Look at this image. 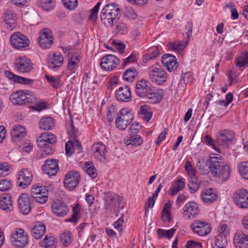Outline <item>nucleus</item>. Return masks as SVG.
Masks as SVG:
<instances>
[{"mask_svg":"<svg viewBox=\"0 0 248 248\" xmlns=\"http://www.w3.org/2000/svg\"><path fill=\"white\" fill-rule=\"evenodd\" d=\"M31 177L32 174L29 172L28 169L24 168L20 170L17 178L19 186L23 188L27 187L31 182Z\"/></svg>","mask_w":248,"mask_h":248,"instance_id":"6ab92c4d","label":"nucleus"},{"mask_svg":"<svg viewBox=\"0 0 248 248\" xmlns=\"http://www.w3.org/2000/svg\"><path fill=\"white\" fill-rule=\"evenodd\" d=\"M167 46L170 50L179 51L184 50L186 46V43L183 44L181 41H179L170 42L168 43Z\"/></svg>","mask_w":248,"mask_h":248,"instance_id":"58836bf2","label":"nucleus"},{"mask_svg":"<svg viewBox=\"0 0 248 248\" xmlns=\"http://www.w3.org/2000/svg\"><path fill=\"white\" fill-rule=\"evenodd\" d=\"M0 208L7 212L13 210L12 201L9 194L6 193L1 195L0 199Z\"/></svg>","mask_w":248,"mask_h":248,"instance_id":"7c9ffc66","label":"nucleus"},{"mask_svg":"<svg viewBox=\"0 0 248 248\" xmlns=\"http://www.w3.org/2000/svg\"><path fill=\"white\" fill-rule=\"evenodd\" d=\"M60 242L65 247L70 245L72 242L71 232L69 231H65L62 233L60 235Z\"/></svg>","mask_w":248,"mask_h":248,"instance_id":"a18cd8bd","label":"nucleus"},{"mask_svg":"<svg viewBox=\"0 0 248 248\" xmlns=\"http://www.w3.org/2000/svg\"><path fill=\"white\" fill-rule=\"evenodd\" d=\"M18 207L23 214L27 215L30 212L31 206L30 197L26 193H22L18 200Z\"/></svg>","mask_w":248,"mask_h":248,"instance_id":"aec40b11","label":"nucleus"},{"mask_svg":"<svg viewBox=\"0 0 248 248\" xmlns=\"http://www.w3.org/2000/svg\"><path fill=\"white\" fill-rule=\"evenodd\" d=\"M234 133L227 130L219 132L217 135V142L223 146H227L234 138Z\"/></svg>","mask_w":248,"mask_h":248,"instance_id":"a878e982","label":"nucleus"},{"mask_svg":"<svg viewBox=\"0 0 248 248\" xmlns=\"http://www.w3.org/2000/svg\"><path fill=\"white\" fill-rule=\"evenodd\" d=\"M10 240L13 246L22 248L28 243L29 238L23 229L17 228L12 232Z\"/></svg>","mask_w":248,"mask_h":248,"instance_id":"39448f33","label":"nucleus"},{"mask_svg":"<svg viewBox=\"0 0 248 248\" xmlns=\"http://www.w3.org/2000/svg\"><path fill=\"white\" fill-rule=\"evenodd\" d=\"M138 75L136 69L132 67L127 69L124 73V78L127 81L132 82Z\"/></svg>","mask_w":248,"mask_h":248,"instance_id":"37998d69","label":"nucleus"},{"mask_svg":"<svg viewBox=\"0 0 248 248\" xmlns=\"http://www.w3.org/2000/svg\"><path fill=\"white\" fill-rule=\"evenodd\" d=\"M120 63V61L114 55L107 54L102 58L100 65L106 71H111Z\"/></svg>","mask_w":248,"mask_h":248,"instance_id":"1a4fd4ad","label":"nucleus"},{"mask_svg":"<svg viewBox=\"0 0 248 248\" xmlns=\"http://www.w3.org/2000/svg\"><path fill=\"white\" fill-rule=\"evenodd\" d=\"M128 31L127 25L123 22L116 23L114 32L115 34H126Z\"/></svg>","mask_w":248,"mask_h":248,"instance_id":"a19ab883","label":"nucleus"},{"mask_svg":"<svg viewBox=\"0 0 248 248\" xmlns=\"http://www.w3.org/2000/svg\"><path fill=\"white\" fill-rule=\"evenodd\" d=\"M176 229L173 228L169 230L159 229L157 231V234L160 237H165L168 239H170L172 237Z\"/></svg>","mask_w":248,"mask_h":248,"instance_id":"3c124183","label":"nucleus"},{"mask_svg":"<svg viewBox=\"0 0 248 248\" xmlns=\"http://www.w3.org/2000/svg\"><path fill=\"white\" fill-rule=\"evenodd\" d=\"M149 99L151 103L155 104L159 103L162 99V94L159 93H153L149 92L145 96Z\"/></svg>","mask_w":248,"mask_h":248,"instance_id":"79ce46f5","label":"nucleus"},{"mask_svg":"<svg viewBox=\"0 0 248 248\" xmlns=\"http://www.w3.org/2000/svg\"><path fill=\"white\" fill-rule=\"evenodd\" d=\"M185 186V182L183 179H178L175 185L173 186L170 194L174 195L176 194L180 190H182Z\"/></svg>","mask_w":248,"mask_h":248,"instance_id":"864d4df0","label":"nucleus"},{"mask_svg":"<svg viewBox=\"0 0 248 248\" xmlns=\"http://www.w3.org/2000/svg\"><path fill=\"white\" fill-rule=\"evenodd\" d=\"M74 143L71 141H68L65 143L66 154L68 156H71L74 153Z\"/></svg>","mask_w":248,"mask_h":248,"instance_id":"680f3d73","label":"nucleus"},{"mask_svg":"<svg viewBox=\"0 0 248 248\" xmlns=\"http://www.w3.org/2000/svg\"><path fill=\"white\" fill-rule=\"evenodd\" d=\"M65 178L64 181L65 187L69 190H73L78 185L80 175L78 171L72 170L69 171L65 174Z\"/></svg>","mask_w":248,"mask_h":248,"instance_id":"9d476101","label":"nucleus"},{"mask_svg":"<svg viewBox=\"0 0 248 248\" xmlns=\"http://www.w3.org/2000/svg\"><path fill=\"white\" fill-rule=\"evenodd\" d=\"M147 81L144 79H142L137 82L136 92L138 96L143 97L149 92H151V89L147 86Z\"/></svg>","mask_w":248,"mask_h":248,"instance_id":"c85d7f7f","label":"nucleus"},{"mask_svg":"<svg viewBox=\"0 0 248 248\" xmlns=\"http://www.w3.org/2000/svg\"><path fill=\"white\" fill-rule=\"evenodd\" d=\"M142 142V139L140 136L137 135L130 136L129 139L125 141L124 143L127 147L130 146V148H134L140 145Z\"/></svg>","mask_w":248,"mask_h":248,"instance_id":"72a5a7b5","label":"nucleus"},{"mask_svg":"<svg viewBox=\"0 0 248 248\" xmlns=\"http://www.w3.org/2000/svg\"><path fill=\"white\" fill-rule=\"evenodd\" d=\"M51 207L53 213L59 217L65 216L69 210L67 204L60 200L53 201L51 203Z\"/></svg>","mask_w":248,"mask_h":248,"instance_id":"4468645a","label":"nucleus"},{"mask_svg":"<svg viewBox=\"0 0 248 248\" xmlns=\"http://www.w3.org/2000/svg\"><path fill=\"white\" fill-rule=\"evenodd\" d=\"M42 168L44 172L49 176L55 175L59 170L58 160L54 159H47Z\"/></svg>","mask_w":248,"mask_h":248,"instance_id":"dca6fc26","label":"nucleus"},{"mask_svg":"<svg viewBox=\"0 0 248 248\" xmlns=\"http://www.w3.org/2000/svg\"><path fill=\"white\" fill-rule=\"evenodd\" d=\"M193 232L200 236L208 234L211 231V228L208 223L200 220L194 221L191 225Z\"/></svg>","mask_w":248,"mask_h":248,"instance_id":"2eb2a0df","label":"nucleus"},{"mask_svg":"<svg viewBox=\"0 0 248 248\" xmlns=\"http://www.w3.org/2000/svg\"><path fill=\"white\" fill-rule=\"evenodd\" d=\"M65 7L70 10H73L78 4L77 0H62Z\"/></svg>","mask_w":248,"mask_h":248,"instance_id":"13d9d810","label":"nucleus"},{"mask_svg":"<svg viewBox=\"0 0 248 248\" xmlns=\"http://www.w3.org/2000/svg\"><path fill=\"white\" fill-rule=\"evenodd\" d=\"M26 135L25 128L20 125L15 126L11 131V139L13 141H16L22 139Z\"/></svg>","mask_w":248,"mask_h":248,"instance_id":"c756f323","label":"nucleus"},{"mask_svg":"<svg viewBox=\"0 0 248 248\" xmlns=\"http://www.w3.org/2000/svg\"><path fill=\"white\" fill-rule=\"evenodd\" d=\"M234 62L237 66L242 67L248 63V52H242L240 55L236 58Z\"/></svg>","mask_w":248,"mask_h":248,"instance_id":"4c0bfd02","label":"nucleus"},{"mask_svg":"<svg viewBox=\"0 0 248 248\" xmlns=\"http://www.w3.org/2000/svg\"><path fill=\"white\" fill-rule=\"evenodd\" d=\"M12 185L10 180L7 179H1L0 180V191H8L11 188Z\"/></svg>","mask_w":248,"mask_h":248,"instance_id":"4d7b16f0","label":"nucleus"},{"mask_svg":"<svg viewBox=\"0 0 248 248\" xmlns=\"http://www.w3.org/2000/svg\"><path fill=\"white\" fill-rule=\"evenodd\" d=\"M140 117L149 122L151 119L153 113L148 106H141L140 107V111L139 112Z\"/></svg>","mask_w":248,"mask_h":248,"instance_id":"e433bc0d","label":"nucleus"},{"mask_svg":"<svg viewBox=\"0 0 248 248\" xmlns=\"http://www.w3.org/2000/svg\"><path fill=\"white\" fill-rule=\"evenodd\" d=\"M162 63L166 66L170 72L175 70L178 67V64L174 56L170 54H165L162 56Z\"/></svg>","mask_w":248,"mask_h":248,"instance_id":"b1692460","label":"nucleus"},{"mask_svg":"<svg viewBox=\"0 0 248 248\" xmlns=\"http://www.w3.org/2000/svg\"><path fill=\"white\" fill-rule=\"evenodd\" d=\"M40 127L44 130H49L54 125L53 119L50 117H44L40 121Z\"/></svg>","mask_w":248,"mask_h":248,"instance_id":"f704fd0d","label":"nucleus"},{"mask_svg":"<svg viewBox=\"0 0 248 248\" xmlns=\"http://www.w3.org/2000/svg\"><path fill=\"white\" fill-rule=\"evenodd\" d=\"M115 96L117 100L128 102L131 100V91L128 86L121 87L116 91Z\"/></svg>","mask_w":248,"mask_h":248,"instance_id":"cd10ccee","label":"nucleus"},{"mask_svg":"<svg viewBox=\"0 0 248 248\" xmlns=\"http://www.w3.org/2000/svg\"><path fill=\"white\" fill-rule=\"evenodd\" d=\"M79 213L80 209L78 206V204H77L73 208V214L72 217L68 218L67 221L73 223L77 222L79 218Z\"/></svg>","mask_w":248,"mask_h":248,"instance_id":"603ef678","label":"nucleus"},{"mask_svg":"<svg viewBox=\"0 0 248 248\" xmlns=\"http://www.w3.org/2000/svg\"><path fill=\"white\" fill-rule=\"evenodd\" d=\"M124 15L129 19H135L138 15L131 7H126L124 11Z\"/></svg>","mask_w":248,"mask_h":248,"instance_id":"6e6d98bb","label":"nucleus"},{"mask_svg":"<svg viewBox=\"0 0 248 248\" xmlns=\"http://www.w3.org/2000/svg\"><path fill=\"white\" fill-rule=\"evenodd\" d=\"M14 66L15 69L20 73H29L33 69V64L31 61L25 56L16 58Z\"/></svg>","mask_w":248,"mask_h":248,"instance_id":"6e6552de","label":"nucleus"},{"mask_svg":"<svg viewBox=\"0 0 248 248\" xmlns=\"http://www.w3.org/2000/svg\"><path fill=\"white\" fill-rule=\"evenodd\" d=\"M210 163V157L207 159L204 157L200 158L197 163V167L203 173L208 171L209 170V165Z\"/></svg>","mask_w":248,"mask_h":248,"instance_id":"c9c22d12","label":"nucleus"},{"mask_svg":"<svg viewBox=\"0 0 248 248\" xmlns=\"http://www.w3.org/2000/svg\"><path fill=\"white\" fill-rule=\"evenodd\" d=\"M40 6L44 11H48L53 9L54 5L52 0H46L41 2Z\"/></svg>","mask_w":248,"mask_h":248,"instance_id":"052dcab7","label":"nucleus"},{"mask_svg":"<svg viewBox=\"0 0 248 248\" xmlns=\"http://www.w3.org/2000/svg\"><path fill=\"white\" fill-rule=\"evenodd\" d=\"M217 198V192L212 188L205 189L201 194L202 201L206 204H210L216 202Z\"/></svg>","mask_w":248,"mask_h":248,"instance_id":"bb28decb","label":"nucleus"},{"mask_svg":"<svg viewBox=\"0 0 248 248\" xmlns=\"http://www.w3.org/2000/svg\"><path fill=\"white\" fill-rule=\"evenodd\" d=\"M186 248H202L201 243L196 242L194 241H188L186 245Z\"/></svg>","mask_w":248,"mask_h":248,"instance_id":"774afa93","label":"nucleus"},{"mask_svg":"<svg viewBox=\"0 0 248 248\" xmlns=\"http://www.w3.org/2000/svg\"><path fill=\"white\" fill-rule=\"evenodd\" d=\"M233 241L236 248H248V235L238 231L234 234Z\"/></svg>","mask_w":248,"mask_h":248,"instance_id":"412c9836","label":"nucleus"},{"mask_svg":"<svg viewBox=\"0 0 248 248\" xmlns=\"http://www.w3.org/2000/svg\"><path fill=\"white\" fill-rule=\"evenodd\" d=\"M149 77L153 82L161 85L166 81L167 74L161 65L155 63L149 68Z\"/></svg>","mask_w":248,"mask_h":248,"instance_id":"20e7f679","label":"nucleus"},{"mask_svg":"<svg viewBox=\"0 0 248 248\" xmlns=\"http://www.w3.org/2000/svg\"><path fill=\"white\" fill-rule=\"evenodd\" d=\"M92 151L94 156L100 161L106 159V152L107 151L105 145L102 143H94L92 147Z\"/></svg>","mask_w":248,"mask_h":248,"instance_id":"4be33fe9","label":"nucleus"},{"mask_svg":"<svg viewBox=\"0 0 248 248\" xmlns=\"http://www.w3.org/2000/svg\"><path fill=\"white\" fill-rule=\"evenodd\" d=\"M47 66L54 71H56L61 67L63 62V57L62 55L57 52L53 54H49L47 60Z\"/></svg>","mask_w":248,"mask_h":248,"instance_id":"f8f14e48","label":"nucleus"},{"mask_svg":"<svg viewBox=\"0 0 248 248\" xmlns=\"http://www.w3.org/2000/svg\"><path fill=\"white\" fill-rule=\"evenodd\" d=\"M139 124L138 123H133L130 127V136L137 135L139 130Z\"/></svg>","mask_w":248,"mask_h":248,"instance_id":"338daca9","label":"nucleus"},{"mask_svg":"<svg viewBox=\"0 0 248 248\" xmlns=\"http://www.w3.org/2000/svg\"><path fill=\"white\" fill-rule=\"evenodd\" d=\"M84 170L92 178H94L97 176L96 170L90 162L87 161L85 163Z\"/></svg>","mask_w":248,"mask_h":248,"instance_id":"49530a36","label":"nucleus"},{"mask_svg":"<svg viewBox=\"0 0 248 248\" xmlns=\"http://www.w3.org/2000/svg\"><path fill=\"white\" fill-rule=\"evenodd\" d=\"M40 193H42L43 194H48V190L45 186L34 185L32 187L31 192L32 198L36 202L40 203H44L47 201V198L44 196L42 198L38 199L37 195Z\"/></svg>","mask_w":248,"mask_h":248,"instance_id":"5701e85b","label":"nucleus"},{"mask_svg":"<svg viewBox=\"0 0 248 248\" xmlns=\"http://www.w3.org/2000/svg\"><path fill=\"white\" fill-rule=\"evenodd\" d=\"M9 170V167L6 162L0 163V177L8 175Z\"/></svg>","mask_w":248,"mask_h":248,"instance_id":"e2e57ef3","label":"nucleus"},{"mask_svg":"<svg viewBox=\"0 0 248 248\" xmlns=\"http://www.w3.org/2000/svg\"><path fill=\"white\" fill-rule=\"evenodd\" d=\"M120 9L114 3L106 4L100 14L101 21L106 27H112L116 23L117 17L119 15Z\"/></svg>","mask_w":248,"mask_h":248,"instance_id":"f03ea898","label":"nucleus"},{"mask_svg":"<svg viewBox=\"0 0 248 248\" xmlns=\"http://www.w3.org/2000/svg\"><path fill=\"white\" fill-rule=\"evenodd\" d=\"M10 41L12 46L18 50H26L30 44V40L22 33L17 32L11 35Z\"/></svg>","mask_w":248,"mask_h":248,"instance_id":"0eeeda50","label":"nucleus"},{"mask_svg":"<svg viewBox=\"0 0 248 248\" xmlns=\"http://www.w3.org/2000/svg\"><path fill=\"white\" fill-rule=\"evenodd\" d=\"M208 167L213 177H218L223 181L228 179L230 173V167L223 162L220 157H210V163Z\"/></svg>","mask_w":248,"mask_h":248,"instance_id":"f257e3e1","label":"nucleus"},{"mask_svg":"<svg viewBox=\"0 0 248 248\" xmlns=\"http://www.w3.org/2000/svg\"><path fill=\"white\" fill-rule=\"evenodd\" d=\"M6 29L12 30L16 26V14L11 10H7L2 16Z\"/></svg>","mask_w":248,"mask_h":248,"instance_id":"f3484780","label":"nucleus"},{"mask_svg":"<svg viewBox=\"0 0 248 248\" xmlns=\"http://www.w3.org/2000/svg\"><path fill=\"white\" fill-rule=\"evenodd\" d=\"M227 245L226 236L223 234H218L215 238L214 248H224Z\"/></svg>","mask_w":248,"mask_h":248,"instance_id":"ea45409f","label":"nucleus"},{"mask_svg":"<svg viewBox=\"0 0 248 248\" xmlns=\"http://www.w3.org/2000/svg\"><path fill=\"white\" fill-rule=\"evenodd\" d=\"M56 140V138L53 134L50 133H44L38 138L37 142L39 147H44L48 145H52Z\"/></svg>","mask_w":248,"mask_h":248,"instance_id":"393cba45","label":"nucleus"},{"mask_svg":"<svg viewBox=\"0 0 248 248\" xmlns=\"http://www.w3.org/2000/svg\"><path fill=\"white\" fill-rule=\"evenodd\" d=\"M36 97L31 92L19 90L13 93L10 96V100L15 105H22L27 103H32Z\"/></svg>","mask_w":248,"mask_h":248,"instance_id":"7ed1b4c3","label":"nucleus"},{"mask_svg":"<svg viewBox=\"0 0 248 248\" xmlns=\"http://www.w3.org/2000/svg\"><path fill=\"white\" fill-rule=\"evenodd\" d=\"M159 55V51L158 46H154L151 48L144 56V59L146 61L151 60L158 56Z\"/></svg>","mask_w":248,"mask_h":248,"instance_id":"c03bdc74","label":"nucleus"},{"mask_svg":"<svg viewBox=\"0 0 248 248\" xmlns=\"http://www.w3.org/2000/svg\"><path fill=\"white\" fill-rule=\"evenodd\" d=\"M239 171L242 177L248 179V161L241 162L238 166Z\"/></svg>","mask_w":248,"mask_h":248,"instance_id":"09e8293b","label":"nucleus"},{"mask_svg":"<svg viewBox=\"0 0 248 248\" xmlns=\"http://www.w3.org/2000/svg\"><path fill=\"white\" fill-rule=\"evenodd\" d=\"M46 232V227L41 224L40 222H36L31 230V235L35 238L38 239L44 234Z\"/></svg>","mask_w":248,"mask_h":248,"instance_id":"2f4dec72","label":"nucleus"},{"mask_svg":"<svg viewBox=\"0 0 248 248\" xmlns=\"http://www.w3.org/2000/svg\"><path fill=\"white\" fill-rule=\"evenodd\" d=\"M183 216L186 219H190L198 215L200 209L198 204L194 202H188L183 208Z\"/></svg>","mask_w":248,"mask_h":248,"instance_id":"a211bd4d","label":"nucleus"},{"mask_svg":"<svg viewBox=\"0 0 248 248\" xmlns=\"http://www.w3.org/2000/svg\"><path fill=\"white\" fill-rule=\"evenodd\" d=\"M133 118L134 115L131 112L125 108L122 109L116 118V126L120 130H124L132 122Z\"/></svg>","mask_w":248,"mask_h":248,"instance_id":"423d86ee","label":"nucleus"},{"mask_svg":"<svg viewBox=\"0 0 248 248\" xmlns=\"http://www.w3.org/2000/svg\"><path fill=\"white\" fill-rule=\"evenodd\" d=\"M79 62V56L76 53L72 54L70 58L67 65V68L69 70H73L75 66Z\"/></svg>","mask_w":248,"mask_h":248,"instance_id":"8fccbe9b","label":"nucleus"},{"mask_svg":"<svg viewBox=\"0 0 248 248\" xmlns=\"http://www.w3.org/2000/svg\"><path fill=\"white\" fill-rule=\"evenodd\" d=\"M124 214L122 213L120 218L115 221L114 223V228L117 229L119 232H121L123 231L122 224L124 222L123 217Z\"/></svg>","mask_w":248,"mask_h":248,"instance_id":"0e129e2a","label":"nucleus"},{"mask_svg":"<svg viewBox=\"0 0 248 248\" xmlns=\"http://www.w3.org/2000/svg\"><path fill=\"white\" fill-rule=\"evenodd\" d=\"M45 77L53 88H59L62 86V83L60 78H56L46 74L45 75Z\"/></svg>","mask_w":248,"mask_h":248,"instance_id":"de8ad7c7","label":"nucleus"},{"mask_svg":"<svg viewBox=\"0 0 248 248\" xmlns=\"http://www.w3.org/2000/svg\"><path fill=\"white\" fill-rule=\"evenodd\" d=\"M119 200L120 199L117 196H115L111 198V201H107L105 205L106 208L109 211H112L113 208H115L116 201L120 203Z\"/></svg>","mask_w":248,"mask_h":248,"instance_id":"5fc2aeb1","label":"nucleus"},{"mask_svg":"<svg viewBox=\"0 0 248 248\" xmlns=\"http://www.w3.org/2000/svg\"><path fill=\"white\" fill-rule=\"evenodd\" d=\"M34 82V80L32 79L27 78L24 77L19 76L17 78L16 83L29 85H31Z\"/></svg>","mask_w":248,"mask_h":248,"instance_id":"69168bd1","label":"nucleus"},{"mask_svg":"<svg viewBox=\"0 0 248 248\" xmlns=\"http://www.w3.org/2000/svg\"><path fill=\"white\" fill-rule=\"evenodd\" d=\"M38 43L43 48H48L53 44V36L51 31L47 28L43 29L40 32Z\"/></svg>","mask_w":248,"mask_h":248,"instance_id":"9b49d317","label":"nucleus"},{"mask_svg":"<svg viewBox=\"0 0 248 248\" xmlns=\"http://www.w3.org/2000/svg\"><path fill=\"white\" fill-rule=\"evenodd\" d=\"M57 241L52 235H46L43 240L40 242V245L44 248H56Z\"/></svg>","mask_w":248,"mask_h":248,"instance_id":"473e14b6","label":"nucleus"},{"mask_svg":"<svg viewBox=\"0 0 248 248\" xmlns=\"http://www.w3.org/2000/svg\"><path fill=\"white\" fill-rule=\"evenodd\" d=\"M233 199L235 204L241 208H248V191L241 189L233 194Z\"/></svg>","mask_w":248,"mask_h":248,"instance_id":"ddd939ff","label":"nucleus"},{"mask_svg":"<svg viewBox=\"0 0 248 248\" xmlns=\"http://www.w3.org/2000/svg\"><path fill=\"white\" fill-rule=\"evenodd\" d=\"M200 185V183L197 181L196 177L191 178V181L188 184V187L192 191L191 192H194L198 190Z\"/></svg>","mask_w":248,"mask_h":248,"instance_id":"bf43d9fd","label":"nucleus"}]
</instances>
